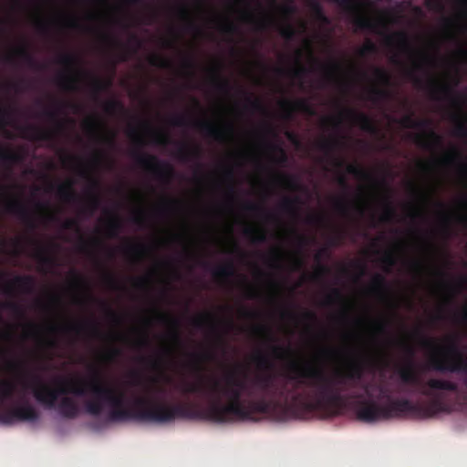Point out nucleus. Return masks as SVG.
<instances>
[{"label": "nucleus", "instance_id": "6ab92c4d", "mask_svg": "<svg viewBox=\"0 0 467 467\" xmlns=\"http://www.w3.org/2000/svg\"><path fill=\"white\" fill-rule=\"evenodd\" d=\"M385 42L389 47L396 44L398 47L403 52L413 53L409 36L404 31H398L385 36Z\"/></svg>", "mask_w": 467, "mask_h": 467}, {"label": "nucleus", "instance_id": "774afa93", "mask_svg": "<svg viewBox=\"0 0 467 467\" xmlns=\"http://www.w3.org/2000/svg\"><path fill=\"white\" fill-rule=\"evenodd\" d=\"M120 355L121 349L117 347H112L103 355V359L106 361H112Z\"/></svg>", "mask_w": 467, "mask_h": 467}, {"label": "nucleus", "instance_id": "6e6552de", "mask_svg": "<svg viewBox=\"0 0 467 467\" xmlns=\"http://www.w3.org/2000/svg\"><path fill=\"white\" fill-rule=\"evenodd\" d=\"M38 419L39 413L36 409L28 400H25L0 412V423L4 425H13L21 421L35 422Z\"/></svg>", "mask_w": 467, "mask_h": 467}, {"label": "nucleus", "instance_id": "72a5a7b5", "mask_svg": "<svg viewBox=\"0 0 467 467\" xmlns=\"http://www.w3.org/2000/svg\"><path fill=\"white\" fill-rule=\"evenodd\" d=\"M244 234L254 244L265 243L267 240L266 233L259 228L246 227L244 230Z\"/></svg>", "mask_w": 467, "mask_h": 467}, {"label": "nucleus", "instance_id": "ddd939ff", "mask_svg": "<svg viewBox=\"0 0 467 467\" xmlns=\"http://www.w3.org/2000/svg\"><path fill=\"white\" fill-rule=\"evenodd\" d=\"M5 211L18 216L31 230L36 229V224L35 223V219L21 200L17 198H11L5 203Z\"/></svg>", "mask_w": 467, "mask_h": 467}, {"label": "nucleus", "instance_id": "dca6fc26", "mask_svg": "<svg viewBox=\"0 0 467 467\" xmlns=\"http://www.w3.org/2000/svg\"><path fill=\"white\" fill-rule=\"evenodd\" d=\"M93 337H99L101 336V332L97 323L86 322L78 324H67L65 326H51L50 330L52 332L61 331L66 334L74 333L76 335L81 334L84 330L88 329Z\"/></svg>", "mask_w": 467, "mask_h": 467}, {"label": "nucleus", "instance_id": "e433bc0d", "mask_svg": "<svg viewBox=\"0 0 467 467\" xmlns=\"http://www.w3.org/2000/svg\"><path fill=\"white\" fill-rule=\"evenodd\" d=\"M122 229V223L119 216L113 214L107 223L106 232L109 238H116L119 236Z\"/></svg>", "mask_w": 467, "mask_h": 467}, {"label": "nucleus", "instance_id": "2eb2a0df", "mask_svg": "<svg viewBox=\"0 0 467 467\" xmlns=\"http://www.w3.org/2000/svg\"><path fill=\"white\" fill-rule=\"evenodd\" d=\"M284 110V118L290 119L296 111H301L308 115H314L315 110L306 99H298L294 101L284 99L280 103Z\"/></svg>", "mask_w": 467, "mask_h": 467}, {"label": "nucleus", "instance_id": "f704fd0d", "mask_svg": "<svg viewBox=\"0 0 467 467\" xmlns=\"http://www.w3.org/2000/svg\"><path fill=\"white\" fill-rule=\"evenodd\" d=\"M207 325H210L213 331H215L217 328L214 323V316L212 313H204L192 319V326L196 328L201 329Z\"/></svg>", "mask_w": 467, "mask_h": 467}, {"label": "nucleus", "instance_id": "680f3d73", "mask_svg": "<svg viewBox=\"0 0 467 467\" xmlns=\"http://www.w3.org/2000/svg\"><path fill=\"white\" fill-rule=\"evenodd\" d=\"M148 251V247L142 244H130L126 248V252L128 254H135L139 257H141L145 254V253Z\"/></svg>", "mask_w": 467, "mask_h": 467}, {"label": "nucleus", "instance_id": "f3484780", "mask_svg": "<svg viewBox=\"0 0 467 467\" xmlns=\"http://www.w3.org/2000/svg\"><path fill=\"white\" fill-rule=\"evenodd\" d=\"M55 410L66 419H75L78 416L80 410L78 402L71 397L64 395L59 399Z\"/></svg>", "mask_w": 467, "mask_h": 467}, {"label": "nucleus", "instance_id": "c85d7f7f", "mask_svg": "<svg viewBox=\"0 0 467 467\" xmlns=\"http://www.w3.org/2000/svg\"><path fill=\"white\" fill-rule=\"evenodd\" d=\"M301 204V200L298 197H285L280 204L283 212L288 213L291 217L297 219L299 217L298 205Z\"/></svg>", "mask_w": 467, "mask_h": 467}, {"label": "nucleus", "instance_id": "8fccbe9b", "mask_svg": "<svg viewBox=\"0 0 467 467\" xmlns=\"http://www.w3.org/2000/svg\"><path fill=\"white\" fill-rule=\"evenodd\" d=\"M310 8L315 16V17L321 21L322 23L324 24H328L329 23V19L328 17L326 16L324 10H323V7L321 6V5L317 2H311L310 3Z\"/></svg>", "mask_w": 467, "mask_h": 467}, {"label": "nucleus", "instance_id": "09e8293b", "mask_svg": "<svg viewBox=\"0 0 467 467\" xmlns=\"http://www.w3.org/2000/svg\"><path fill=\"white\" fill-rule=\"evenodd\" d=\"M297 54V58H296V64H297V67H295L294 69H292L290 71V74L293 78H297V79H303L304 77L306 75V73L308 72V69L303 66L301 63H300V57H301V51L300 50H297L296 52Z\"/></svg>", "mask_w": 467, "mask_h": 467}, {"label": "nucleus", "instance_id": "39448f33", "mask_svg": "<svg viewBox=\"0 0 467 467\" xmlns=\"http://www.w3.org/2000/svg\"><path fill=\"white\" fill-rule=\"evenodd\" d=\"M57 63L68 69V73L60 75L57 80L58 86L64 90H77L80 75H84L91 78L90 88L96 98H98L100 92L106 90L111 86V80H103L85 70L76 71L75 69L79 65L80 59L74 54H62L58 57Z\"/></svg>", "mask_w": 467, "mask_h": 467}, {"label": "nucleus", "instance_id": "f257e3e1", "mask_svg": "<svg viewBox=\"0 0 467 467\" xmlns=\"http://www.w3.org/2000/svg\"><path fill=\"white\" fill-rule=\"evenodd\" d=\"M291 373L281 379L257 374L252 379L225 374L211 378L205 384L183 382L184 394H200L208 400L206 420L229 423L253 420L256 414H268L285 409L303 415L335 408L344 402V392L355 387L363 377L359 360L352 361L345 371L331 374L312 367L290 366Z\"/></svg>", "mask_w": 467, "mask_h": 467}, {"label": "nucleus", "instance_id": "a878e982", "mask_svg": "<svg viewBox=\"0 0 467 467\" xmlns=\"http://www.w3.org/2000/svg\"><path fill=\"white\" fill-rule=\"evenodd\" d=\"M57 193L62 201L68 203L78 200V195L74 191L71 181L57 185Z\"/></svg>", "mask_w": 467, "mask_h": 467}, {"label": "nucleus", "instance_id": "20e7f679", "mask_svg": "<svg viewBox=\"0 0 467 467\" xmlns=\"http://www.w3.org/2000/svg\"><path fill=\"white\" fill-rule=\"evenodd\" d=\"M446 341V346L440 348L439 353L431 357L429 367L438 372L466 374L463 381L467 377V356L460 348L456 335L447 337Z\"/></svg>", "mask_w": 467, "mask_h": 467}, {"label": "nucleus", "instance_id": "4d7b16f0", "mask_svg": "<svg viewBox=\"0 0 467 467\" xmlns=\"http://www.w3.org/2000/svg\"><path fill=\"white\" fill-rule=\"evenodd\" d=\"M279 33H280L281 36L287 41L293 40L296 35V31L295 27L289 23L283 26L280 28Z\"/></svg>", "mask_w": 467, "mask_h": 467}, {"label": "nucleus", "instance_id": "9b49d317", "mask_svg": "<svg viewBox=\"0 0 467 467\" xmlns=\"http://www.w3.org/2000/svg\"><path fill=\"white\" fill-rule=\"evenodd\" d=\"M79 175L83 178H88L89 185L88 189V199L83 208V213H88L89 215L99 207L101 198L99 195L100 182L98 179L90 176L86 170H81Z\"/></svg>", "mask_w": 467, "mask_h": 467}, {"label": "nucleus", "instance_id": "13d9d810", "mask_svg": "<svg viewBox=\"0 0 467 467\" xmlns=\"http://www.w3.org/2000/svg\"><path fill=\"white\" fill-rule=\"evenodd\" d=\"M86 128L88 131L98 133L105 125L98 118H92L86 121Z\"/></svg>", "mask_w": 467, "mask_h": 467}, {"label": "nucleus", "instance_id": "69168bd1", "mask_svg": "<svg viewBox=\"0 0 467 467\" xmlns=\"http://www.w3.org/2000/svg\"><path fill=\"white\" fill-rule=\"evenodd\" d=\"M44 115L47 117L50 120L56 122V126L58 130H64V123L57 119V112L56 110L46 109L44 111Z\"/></svg>", "mask_w": 467, "mask_h": 467}, {"label": "nucleus", "instance_id": "c9c22d12", "mask_svg": "<svg viewBox=\"0 0 467 467\" xmlns=\"http://www.w3.org/2000/svg\"><path fill=\"white\" fill-rule=\"evenodd\" d=\"M239 91L244 96L247 106L253 110L260 113H266V109L258 98H253L252 94L244 89L239 88Z\"/></svg>", "mask_w": 467, "mask_h": 467}, {"label": "nucleus", "instance_id": "1a4fd4ad", "mask_svg": "<svg viewBox=\"0 0 467 467\" xmlns=\"http://www.w3.org/2000/svg\"><path fill=\"white\" fill-rule=\"evenodd\" d=\"M343 117L350 119L365 132L371 134L378 132L374 120L368 114L357 111L350 108L344 109L337 117L327 118L325 121L332 123L335 128H338L342 123Z\"/></svg>", "mask_w": 467, "mask_h": 467}, {"label": "nucleus", "instance_id": "7c9ffc66", "mask_svg": "<svg viewBox=\"0 0 467 467\" xmlns=\"http://www.w3.org/2000/svg\"><path fill=\"white\" fill-rule=\"evenodd\" d=\"M462 159V153L456 148H453L443 156L441 161L445 164H458L462 172H467V163L463 162Z\"/></svg>", "mask_w": 467, "mask_h": 467}, {"label": "nucleus", "instance_id": "b1692460", "mask_svg": "<svg viewBox=\"0 0 467 467\" xmlns=\"http://www.w3.org/2000/svg\"><path fill=\"white\" fill-rule=\"evenodd\" d=\"M202 156V150L199 146L190 147L187 144H180L177 150V158L183 162L192 160H199Z\"/></svg>", "mask_w": 467, "mask_h": 467}, {"label": "nucleus", "instance_id": "f03ea898", "mask_svg": "<svg viewBox=\"0 0 467 467\" xmlns=\"http://www.w3.org/2000/svg\"><path fill=\"white\" fill-rule=\"evenodd\" d=\"M99 372L92 368L90 380L70 379L63 380V386L52 389L34 377L36 385L33 388L36 400L47 409H55L59 395L73 394L84 397L90 392L94 399L85 401V411L92 416H99L105 405L110 407L109 420L111 421L137 420L141 422L169 423L177 419L205 420L206 407L198 408L192 403L166 404L151 399L140 397L133 408H126V394L99 384Z\"/></svg>", "mask_w": 467, "mask_h": 467}, {"label": "nucleus", "instance_id": "cd10ccee", "mask_svg": "<svg viewBox=\"0 0 467 467\" xmlns=\"http://www.w3.org/2000/svg\"><path fill=\"white\" fill-rule=\"evenodd\" d=\"M16 56L21 59L27 67L34 69H43L45 66L38 63L28 49L23 46L16 50Z\"/></svg>", "mask_w": 467, "mask_h": 467}, {"label": "nucleus", "instance_id": "3c124183", "mask_svg": "<svg viewBox=\"0 0 467 467\" xmlns=\"http://www.w3.org/2000/svg\"><path fill=\"white\" fill-rule=\"evenodd\" d=\"M453 119L456 120L454 135L460 138H467V125L465 121L458 115H454Z\"/></svg>", "mask_w": 467, "mask_h": 467}, {"label": "nucleus", "instance_id": "37998d69", "mask_svg": "<svg viewBox=\"0 0 467 467\" xmlns=\"http://www.w3.org/2000/svg\"><path fill=\"white\" fill-rule=\"evenodd\" d=\"M149 64L150 66L163 68V69H169L172 67V63L170 59L161 56V55H151L148 58Z\"/></svg>", "mask_w": 467, "mask_h": 467}, {"label": "nucleus", "instance_id": "aec40b11", "mask_svg": "<svg viewBox=\"0 0 467 467\" xmlns=\"http://www.w3.org/2000/svg\"><path fill=\"white\" fill-rule=\"evenodd\" d=\"M212 74V80L214 88L223 93L228 94L232 88V85L227 78L222 76V64L216 63L209 69Z\"/></svg>", "mask_w": 467, "mask_h": 467}, {"label": "nucleus", "instance_id": "0eeeda50", "mask_svg": "<svg viewBox=\"0 0 467 467\" xmlns=\"http://www.w3.org/2000/svg\"><path fill=\"white\" fill-rule=\"evenodd\" d=\"M132 156L140 167L151 173L159 181L168 184L174 177L173 167L170 163L161 161L157 156L140 151H134Z\"/></svg>", "mask_w": 467, "mask_h": 467}, {"label": "nucleus", "instance_id": "4468645a", "mask_svg": "<svg viewBox=\"0 0 467 467\" xmlns=\"http://www.w3.org/2000/svg\"><path fill=\"white\" fill-rule=\"evenodd\" d=\"M36 287V280L32 275H16L13 280L5 282L3 286V292L6 295H12L15 290L29 294Z\"/></svg>", "mask_w": 467, "mask_h": 467}, {"label": "nucleus", "instance_id": "ea45409f", "mask_svg": "<svg viewBox=\"0 0 467 467\" xmlns=\"http://www.w3.org/2000/svg\"><path fill=\"white\" fill-rule=\"evenodd\" d=\"M16 390V384L8 379H0V400L11 399Z\"/></svg>", "mask_w": 467, "mask_h": 467}, {"label": "nucleus", "instance_id": "a18cd8bd", "mask_svg": "<svg viewBox=\"0 0 467 467\" xmlns=\"http://www.w3.org/2000/svg\"><path fill=\"white\" fill-rule=\"evenodd\" d=\"M373 75H374L376 80L380 85H382L384 87H389L390 85L391 77L386 69H384L382 67H375L373 68Z\"/></svg>", "mask_w": 467, "mask_h": 467}, {"label": "nucleus", "instance_id": "0e129e2a", "mask_svg": "<svg viewBox=\"0 0 467 467\" xmlns=\"http://www.w3.org/2000/svg\"><path fill=\"white\" fill-rule=\"evenodd\" d=\"M443 0H425V6L431 11L443 12Z\"/></svg>", "mask_w": 467, "mask_h": 467}, {"label": "nucleus", "instance_id": "a19ab883", "mask_svg": "<svg viewBox=\"0 0 467 467\" xmlns=\"http://www.w3.org/2000/svg\"><path fill=\"white\" fill-rule=\"evenodd\" d=\"M371 289L377 293L386 294L389 287L385 276L379 274L375 275L371 281Z\"/></svg>", "mask_w": 467, "mask_h": 467}, {"label": "nucleus", "instance_id": "49530a36", "mask_svg": "<svg viewBox=\"0 0 467 467\" xmlns=\"http://www.w3.org/2000/svg\"><path fill=\"white\" fill-rule=\"evenodd\" d=\"M277 179L280 182V183L286 189L297 190L299 188V184L294 176L284 173H278Z\"/></svg>", "mask_w": 467, "mask_h": 467}, {"label": "nucleus", "instance_id": "7ed1b4c3", "mask_svg": "<svg viewBox=\"0 0 467 467\" xmlns=\"http://www.w3.org/2000/svg\"><path fill=\"white\" fill-rule=\"evenodd\" d=\"M401 345L407 356L406 365L399 371L401 381L412 385L415 387L416 392L431 398V400L427 404L421 405L408 399H393L385 387L379 385L380 395L387 401L386 404L380 405L371 399V385L366 384L363 389L368 399H362L363 396L358 395L359 400L356 402V415L358 420L372 423L407 416L431 418L447 410L446 405L437 391L445 390L453 393L459 391L458 384L448 379L431 378L423 382L414 369V348L405 342H402Z\"/></svg>", "mask_w": 467, "mask_h": 467}, {"label": "nucleus", "instance_id": "412c9836", "mask_svg": "<svg viewBox=\"0 0 467 467\" xmlns=\"http://www.w3.org/2000/svg\"><path fill=\"white\" fill-rule=\"evenodd\" d=\"M32 243L36 246L34 256L39 262L41 266L51 268L57 265V258L51 254L47 247L41 245L35 240H33Z\"/></svg>", "mask_w": 467, "mask_h": 467}, {"label": "nucleus", "instance_id": "bf43d9fd", "mask_svg": "<svg viewBox=\"0 0 467 467\" xmlns=\"http://www.w3.org/2000/svg\"><path fill=\"white\" fill-rule=\"evenodd\" d=\"M378 51V47L375 43L371 40L367 42L359 48L358 54L360 57H366L368 55L375 54Z\"/></svg>", "mask_w": 467, "mask_h": 467}, {"label": "nucleus", "instance_id": "e2e57ef3", "mask_svg": "<svg viewBox=\"0 0 467 467\" xmlns=\"http://www.w3.org/2000/svg\"><path fill=\"white\" fill-rule=\"evenodd\" d=\"M381 262L386 265V268H385L386 272L389 273L390 268L396 265L397 260H396V257L394 256V254L392 253L389 252V253H386L382 256Z\"/></svg>", "mask_w": 467, "mask_h": 467}, {"label": "nucleus", "instance_id": "4be33fe9", "mask_svg": "<svg viewBox=\"0 0 467 467\" xmlns=\"http://www.w3.org/2000/svg\"><path fill=\"white\" fill-rule=\"evenodd\" d=\"M415 142L422 148L431 149L434 147H441L442 145V138L434 130H429L422 135H417Z\"/></svg>", "mask_w": 467, "mask_h": 467}, {"label": "nucleus", "instance_id": "473e14b6", "mask_svg": "<svg viewBox=\"0 0 467 467\" xmlns=\"http://www.w3.org/2000/svg\"><path fill=\"white\" fill-rule=\"evenodd\" d=\"M326 255H327V248L321 249L315 254V261L318 264L317 269L313 275L315 279H321L330 273V269L326 265L322 264V260Z\"/></svg>", "mask_w": 467, "mask_h": 467}, {"label": "nucleus", "instance_id": "338daca9", "mask_svg": "<svg viewBox=\"0 0 467 467\" xmlns=\"http://www.w3.org/2000/svg\"><path fill=\"white\" fill-rule=\"evenodd\" d=\"M153 142L156 145L166 146L171 143V139L167 134L164 133H153Z\"/></svg>", "mask_w": 467, "mask_h": 467}, {"label": "nucleus", "instance_id": "bb28decb", "mask_svg": "<svg viewBox=\"0 0 467 467\" xmlns=\"http://www.w3.org/2000/svg\"><path fill=\"white\" fill-rule=\"evenodd\" d=\"M0 161L4 165L11 167L23 161V156L21 153L13 150L8 147L0 145Z\"/></svg>", "mask_w": 467, "mask_h": 467}, {"label": "nucleus", "instance_id": "393cba45", "mask_svg": "<svg viewBox=\"0 0 467 467\" xmlns=\"http://www.w3.org/2000/svg\"><path fill=\"white\" fill-rule=\"evenodd\" d=\"M157 319L160 323L164 324L170 322L173 326V330L170 333V337L174 343H176L177 345H181L182 337L178 330V327L180 326L179 320L177 318L171 317L169 314L161 311H157Z\"/></svg>", "mask_w": 467, "mask_h": 467}, {"label": "nucleus", "instance_id": "de8ad7c7", "mask_svg": "<svg viewBox=\"0 0 467 467\" xmlns=\"http://www.w3.org/2000/svg\"><path fill=\"white\" fill-rule=\"evenodd\" d=\"M336 303H345V298L340 289L332 288L330 293L326 296L325 305L330 306Z\"/></svg>", "mask_w": 467, "mask_h": 467}, {"label": "nucleus", "instance_id": "9d476101", "mask_svg": "<svg viewBox=\"0 0 467 467\" xmlns=\"http://www.w3.org/2000/svg\"><path fill=\"white\" fill-rule=\"evenodd\" d=\"M193 126L206 137L218 142H224L234 133V127L231 124L222 127L209 121L196 120L193 122Z\"/></svg>", "mask_w": 467, "mask_h": 467}, {"label": "nucleus", "instance_id": "603ef678", "mask_svg": "<svg viewBox=\"0 0 467 467\" xmlns=\"http://www.w3.org/2000/svg\"><path fill=\"white\" fill-rule=\"evenodd\" d=\"M269 148L271 150L278 153V156L274 158L275 163L284 165L287 162V154L285 150L279 145L276 144H269Z\"/></svg>", "mask_w": 467, "mask_h": 467}, {"label": "nucleus", "instance_id": "79ce46f5", "mask_svg": "<svg viewBox=\"0 0 467 467\" xmlns=\"http://www.w3.org/2000/svg\"><path fill=\"white\" fill-rule=\"evenodd\" d=\"M396 210L390 202L389 198L386 197L380 221L382 223H390L396 218Z\"/></svg>", "mask_w": 467, "mask_h": 467}, {"label": "nucleus", "instance_id": "2f4dec72", "mask_svg": "<svg viewBox=\"0 0 467 467\" xmlns=\"http://www.w3.org/2000/svg\"><path fill=\"white\" fill-rule=\"evenodd\" d=\"M188 356L191 358L194 368L198 371L202 369V364L204 361L213 360L214 358V354L208 350L202 352H192Z\"/></svg>", "mask_w": 467, "mask_h": 467}, {"label": "nucleus", "instance_id": "a211bd4d", "mask_svg": "<svg viewBox=\"0 0 467 467\" xmlns=\"http://www.w3.org/2000/svg\"><path fill=\"white\" fill-rule=\"evenodd\" d=\"M24 138L36 141H50L54 140V132L36 126L28 125L22 129Z\"/></svg>", "mask_w": 467, "mask_h": 467}, {"label": "nucleus", "instance_id": "864d4df0", "mask_svg": "<svg viewBox=\"0 0 467 467\" xmlns=\"http://www.w3.org/2000/svg\"><path fill=\"white\" fill-rule=\"evenodd\" d=\"M423 67L422 63L415 62L413 68L407 71V77L418 87H421L422 79L416 75V70H421Z\"/></svg>", "mask_w": 467, "mask_h": 467}, {"label": "nucleus", "instance_id": "5fc2aeb1", "mask_svg": "<svg viewBox=\"0 0 467 467\" xmlns=\"http://www.w3.org/2000/svg\"><path fill=\"white\" fill-rule=\"evenodd\" d=\"M104 109L107 113L113 114L117 111H123L124 106L117 99H110L105 103Z\"/></svg>", "mask_w": 467, "mask_h": 467}, {"label": "nucleus", "instance_id": "f8f14e48", "mask_svg": "<svg viewBox=\"0 0 467 467\" xmlns=\"http://www.w3.org/2000/svg\"><path fill=\"white\" fill-rule=\"evenodd\" d=\"M428 88L431 96V99L435 100H448L455 106L460 105L461 99L455 94L453 88L445 83H440L434 78H431L428 84Z\"/></svg>", "mask_w": 467, "mask_h": 467}, {"label": "nucleus", "instance_id": "58836bf2", "mask_svg": "<svg viewBox=\"0 0 467 467\" xmlns=\"http://www.w3.org/2000/svg\"><path fill=\"white\" fill-rule=\"evenodd\" d=\"M16 390V384L8 379H0V400L11 399Z\"/></svg>", "mask_w": 467, "mask_h": 467}, {"label": "nucleus", "instance_id": "052dcab7", "mask_svg": "<svg viewBox=\"0 0 467 467\" xmlns=\"http://www.w3.org/2000/svg\"><path fill=\"white\" fill-rule=\"evenodd\" d=\"M334 207L337 212L346 215L349 211V202L346 199H336L334 202Z\"/></svg>", "mask_w": 467, "mask_h": 467}, {"label": "nucleus", "instance_id": "6e6d98bb", "mask_svg": "<svg viewBox=\"0 0 467 467\" xmlns=\"http://www.w3.org/2000/svg\"><path fill=\"white\" fill-rule=\"evenodd\" d=\"M180 14L181 16L187 19L188 20V25H187V29L189 31H192V32H195L197 34H201L202 33V30L201 28L193 22L190 19V16H189V10L187 9V7L185 6H182L181 9H180Z\"/></svg>", "mask_w": 467, "mask_h": 467}, {"label": "nucleus", "instance_id": "423d86ee", "mask_svg": "<svg viewBox=\"0 0 467 467\" xmlns=\"http://www.w3.org/2000/svg\"><path fill=\"white\" fill-rule=\"evenodd\" d=\"M343 146L344 143L342 140L337 137L325 139L317 145L319 150L323 151L333 160V163L337 168L346 166V171L348 174L362 180H372V175L361 166L355 163L346 164L345 161L335 157L336 151L340 150Z\"/></svg>", "mask_w": 467, "mask_h": 467}, {"label": "nucleus", "instance_id": "c756f323", "mask_svg": "<svg viewBox=\"0 0 467 467\" xmlns=\"http://www.w3.org/2000/svg\"><path fill=\"white\" fill-rule=\"evenodd\" d=\"M400 124L408 129H419L425 130L429 129L431 126V120L424 119H415L411 114L406 115L400 119Z\"/></svg>", "mask_w": 467, "mask_h": 467}, {"label": "nucleus", "instance_id": "5701e85b", "mask_svg": "<svg viewBox=\"0 0 467 467\" xmlns=\"http://www.w3.org/2000/svg\"><path fill=\"white\" fill-rule=\"evenodd\" d=\"M311 59L313 64L317 66L324 73V77L327 80H334L338 73L342 70V66L337 61H331L328 64H323L318 59L313 57L311 54Z\"/></svg>", "mask_w": 467, "mask_h": 467}, {"label": "nucleus", "instance_id": "c03bdc74", "mask_svg": "<svg viewBox=\"0 0 467 467\" xmlns=\"http://www.w3.org/2000/svg\"><path fill=\"white\" fill-rule=\"evenodd\" d=\"M390 95V92L387 88L374 87L369 91L368 99L373 102H378L379 100L389 99Z\"/></svg>", "mask_w": 467, "mask_h": 467}, {"label": "nucleus", "instance_id": "4c0bfd02", "mask_svg": "<svg viewBox=\"0 0 467 467\" xmlns=\"http://www.w3.org/2000/svg\"><path fill=\"white\" fill-rule=\"evenodd\" d=\"M236 271L232 262L219 265L213 270V275L216 278L227 279L235 275Z\"/></svg>", "mask_w": 467, "mask_h": 467}]
</instances>
